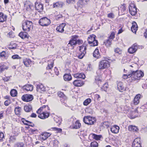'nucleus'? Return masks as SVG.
Instances as JSON below:
<instances>
[{"instance_id": "nucleus-1", "label": "nucleus", "mask_w": 147, "mask_h": 147, "mask_svg": "<svg viewBox=\"0 0 147 147\" xmlns=\"http://www.w3.org/2000/svg\"><path fill=\"white\" fill-rule=\"evenodd\" d=\"M49 110V108L47 105H43L41 107L36 111V113L38 114V117L42 119H45L49 117V113L46 112V109Z\"/></svg>"}, {"instance_id": "nucleus-2", "label": "nucleus", "mask_w": 147, "mask_h": 147, "mask_svg": "<svg viewBox=\"0 0 147 147\" xmlns=\"http://www.w3.org/2000/svg\"><path fill=\"white\" fill-rule=\"evenodd\" d=\"M32 23L30 21H26L22 24V28L24 31L29 32L32 27Z\"/></svg>"}, {"instance_id": "nucleus-3", "label": "nucleus", "mask_w": 147, "mask_h": 147, "mask_svg": "<svg viewBox=\"0 0 147 147\" xmlns=\"http://www.w3.org/2000/svg\"><path fill=\"white\" fill-rule=\"evenodd\" d=\"M38 23L41 26H47L50 24L51 22L49 19L46 17H44L40 20Z\"/></svg>"}, {"instance_id": "nucleus-4", "label": "nucleus", "mask_w": 147, "mask_h": 147, "mask_svg": "<svg viewBox=\"0 0 147 147\" xmlns=\"http://www.w3.org/2000/svg\"><path fill=\"white\" fill-rule=\"evenodd\" d=\"M84 122L88 125H91L94 123V119L90 116H85L83 118Z\"/></svg>"}, {"instance_id": "nucleus-5", "label": "nucleus", "mask_w": 147, "mask_h": 147, "mask_svg": "<svg viewBox=\"0 0 147 147\" xmlns=\"http://www.w3.org/2000/svg\"><path fill=\"white\" fill-rule=\"evenodd\" d=\"M33 99V96L30 94H26L23 95L22 99L24 101L29 102L32 101Z\"/></svg>"}, {"instance_id": "nucleus-6", "label": "nucleus", "mask_w": 147, "mask_h": 147, "mask_svg": "<svg viewBox=\"0 0 147 147\" xmlns=\"http://www.w3.org/2000/svg\"><path fill=\"white\" fill-rule=\"evenodd\" d=\"M138 46L136 43H135L128 49V52L130 54H132L135 53L138 49Z\"/></svg>"}, {"instance_id": "nucleus-7", "label": "nucleus", "mask_w": 147, "mask_h": 147, "mask_svg": "<svg viewBox=\"0 0 147 147\" xmlns=\"http://www.w3.org/2000/svg\"><path fill=\"white\" fill-rule=\"evenodd\" d=\"M132 147H142L140 138H137L134 139L132 143Z\"/></svg>"}, {"instance_id": "nucleus-8", "label": "nucleus", "mask_w": 147, "mask_h": 147, "mask_svg": "<svg viewBox=\"0 0 147 147\" xmlns=\"http://www.w3.org/2000/svg\"><path fill=\"white\" fill-rule=\"evenodd\" d=\"M129 10L130 13L132 16L135 15L137 13V8L135 5H133V6H129Z\"/></svg>"}, {"instance_id": "nucleus-9", "label": "nucleus", "mask_w": 147, "mask_h": 147, "mask_svg": "<svg viewBox=\"0 0 147 147\" xmlns=\"http://www.w3.org/2000/svg\"><path fill=\"white\" fill-rule=\"evenodd\" d=\"M138 70H136L135 71H131L130 74L128 75H125V76H126L127 77H132V78H133L134 80H136V78L138 76Z\"/></svg>"}, {"instance_id": "nucleus-10", "label": "nucleus", "mask_w": 147, "mask_h": 147, "mask_svg": "<svg viewBox=\"0 0 147 147\" xmlns=\"http://www.w3.org/2000/svg\"><path fill=\"white\" fill-rule=\"evenodd\" d=\"M88 1L89 0H79L77 3V6L82 8L86 4Z\"/></svg>"}, {"instance_id": "nucleus-11", "label": "nucleus", "mask_w": 147, "mask_h": 147, "mask_svg": "<svg viewBox=\"0 0 147 147\" xmlns=\"http://www.w3.org/2000/svg\"><path fill=\"white\" fill-rule=\"evenodd\" d=\"M109 65V63L107 59L103 60L102 61V69L108 68Z\"/></svg>"}, {"instance_id": "nucleus-12", "label": "nucleus", "mask_w": 147, "mask_h": 147, "mask_svg": "<svg viewBox=\"0 0 147 147\" xmlns=\"http://www.w3.org/2000/svg\"><path fill=\"white\" fill-rule=\"evenodd\" d=\"M36 90L38 92L42 93L45 91V88L44 86L41 84H38L36 87Z\"/></svg>"}, {"instance_id": "nucleus-13", "label": "nucleus", "mask_w": 147, "mask_h": 147, "mask_svg": "<svg viewBox=\"0 0 147 147\" xmlns=\"http://www.w3.org/2000/svg\"><path fill=\"white\" fill-rule=\"evenodd\" d=\"M35 7L36 9L39 12H40L43 9V6L42 4L39 2H36L35 3Z\"/></svg>"}, {"instance_id": "nucleus-14", "label": "nucleus", "mask_w": 147, "mask_h": 147, "mask_svg": "<svg viewBox=\"0 0 147 147\" xmlns=\"http://www.w3.org/2000/svg\"><path fill=\"white\" fill-rule=\"evenodd\" d=\"M66 25L65 23H62L57 27L56 30L59 32L62 33L64 31V28Z\"/></svg>"}, {"instance_id": "nucleus-15", "label": "nucleus", "mask_w": 147, "mask_h": 147, "mask_svg": "<svg viewBox=\"0 0 147 147\" xmlns=\"http://www.w3.org/2000/svg\"><path fill=\"white\" fill-rule=\"evenodd\" d=\"M24 6L26 7V9L27 11H30L34 7L32 3L29 1H26L24 4Z\"/></svg>"}, {"instance_id": "nucleus-16", "label": "nucleus", "mask_w": 147, "mask_h": 147, "mask_svg": "<svg viewBox=\"0 0 147 147\" xmlns=\"http://www.w3.org/2000/svg\"><path fill=\"white\" fill-rule=\"evenodd\" d=\"M117 88L118 90L120 92H123L125 90V89L123 86V84L122 82H119L117 84Z\"/></svg>"}, {"instance_id": "nucleus-17", "label": "nucleus", "mask_w": 147, "mask_h": 147, "mask_svg": "<svg viewBox=\"0 0 147 147\" xmlns=\"http://www.w3.org/2000/svg\"><path fill=\"white\" fill-rule=\"evenodd\" d=\"M119 127L116 125H114V126L111 128V131L112 133L117 134L119 131Z\"/></svg>"}, {"instance_id": "nucleus-18", "label": "nucleus", "mask_w": 147, "mask_h": 147, "mask_svg": "<svg viewBox=\"0 0 147 147\" xmlns=\"http://www.w3.org/2000/svg\"><path fill=\"white\" fill-rule=\"evenodd\" d=\"M138 26L136 23L135 22H134L132 23V26L131 28L132 31L136 34L138 30Z\"/></svg>"}, {"instance_id": "nucleus-19", "label": "nucleus", "mask_w": 147, "mask_h": 147, "mask_svg": "<svg viewBox=\"0 0 147 147\" xmlns=\"http://www.w3.org/2000/svg\"><path fill=\"white\" fill-rule=\"evenodd\" d=\"M84 83L83 82L80 80H76L73 82L74 85L76 86H82Z\"/></svg>"}, {"instance_id": "nucleus-20", "label": "nucleus", "mask_w": 147, "mask_h": 147, "mask_svg": "<svg viewBox=\"0 0 147 147\" xmlns=\"http://www.w3.org/2000/svg\"><path fill=\"white\" fill-rule=\"evenodd\" d=\"M51 135L50 133L46 132L41 134L40 138L42 140H46L48 137H49Z\"/></svg>"}, {"instance_id": "nucleus-21", "label": "nucleus", "mask_w": 147, "mask_h": 147, "mask_svg": "<svg viewBox=\"0 0 147 147\" xmlns=\"http://www.w3.org/2000/svg\"><path fill=\"white\" fill-rule=\"evenodd\" d=\"M74 77L77 79H84L85 78V75L83 73H77L74 75Z\"/></svg>"}, {"instance_id": "nucleus-22", "label": "nucleus", "mask_w": 147, "mask_h": 147, "mask_svg": "<svg viewBox=\"0 0 147 147\" xmlns=\"http://www.w3.org/2000/svg\"><path fill=\"white\" fill-rule=\"evenodd\" d=\"M7 16L2 12H0V22H3L6 20Z\"/></svg>"}, {"instance_id": "nucleus-23", "label": "nucleus", "mask_w": 147, "mask_h": 147, "mask_svg": "<svg viewBox=\"0 0 147 147\" xmlns=\"http://www.w3.org/2000/svg\"><path fill=\"white\" fill-rule=\"evenodd\" d=\"M21 108L20 107H16L14 109L15 114L18 115V116L20 117L21 115Z\"/></svg>"}, {"instance_id": "nucleus-24", "label": "nucleus", "mask_w": 147, "mask_h": 147, "mask_svg": "<svg viewBox=\"0 0 147 147\" xmlns=\"http://www.w3.org/2000/svg\"><path fill=\"white\" fill-rule=\"evenodd\" d=\"M23 89L26 90L27 91H31L33 89V86L31 85H26L24 86L23 87Z\"/></svg>"}, {"instance_id": "nucleus-25", "label": "nucleus", "mask_w": 147, "mask_h": 147, "mask_svg": "<svg viewBox=\"0 0 147 147\" xmlns=\"http://www.w3.org/2000/svg\"><path fill=\"white\" fill-rule=\"evenodd\" d=\"M128 129L129 131L133 132H137L138 130V129L136 127L132 125L129 126Z\"/></svg>"}, {"instance_id": "nucleus-26", "label": "nucleus", "mask_w": 147, "mask_h": 147, "mask_svg": "<svg viewBox=\"0 0 147 147\" xmlns=\"http://www.w3.org/2000/svg\"><path fill=\"white\" fill-rule=\"evenodd\" d=\"M93 56L97 59H98L100 57V55L98 49H95L93 53Z\"/></svg>"}, {"instance_id": "nucleus-27", "label": "nucleus", "mask_w": 147, "mask_h": 147, "mask_svg": "<svg viewBox=\"0 0 147 147\" xmlns=\"http://www.w3.org/2000/svg\"><path fill=\"white\" fill-rule=\"evenodd\" d=\"M31 63V60L28 59H26L23 61V63L25 66L26 67H29Z\"/></svg>"}, {"instance_id": "nucleus-28", "label": "nucleus", "mask_w": 147, "mask_h": 147, "mask_svg": "<svg viewBox=\"0 0 147 147\" xmlns=\"http://www.w3.org/2000/svg\"><path fill=\"white\" fill-rule=\"evenodd\" d=\"M26 32H20L19 34V36L22 39L27 38L28 37V34Z\"/></svg>"}, {"instance_id": "nucleus-29", "label": "nucleus", "mask_w": 147, "mask_h": 147, "mask_svg": "<svg viewBox=\"0 0 147 147\" xmlns=\"http://www.w3.org/2000/svg\"><path fill=\"white\" fill-rule=\"evenodd\" d=\"M63 78L65 81H69L71 79V76L70 74H65L63 76Z\"/></svg>"}, {"instance_id": "nucleus-30", "label": "nucleus", "mask_w": 147, "mask_h": 147, "mask_svg": "<svg viewBox=\"0 0 147 147\" xmlns=\"http://www.w3.org/2000/svg\"><path fill=\"white\" fill-rule=\"evenodd\" d=\"M138 76L137 78H136V80H140L141 78L142 77L144 76V73L141 71L138 70Z\"/></svg>"}, {"instance_id": "nucleus-31", "label": "nucleus", "mask_w": 147, "mask_h": 147, "mask_svg": "<svg viewBox=\"0 0 147 147\" xmlns=\"http://www.w3.org/2000/svg\"><path fill=\"white\" fill-rule=\"evenodd\" d=\"M95 37L96 36L94 34L90 35L88 38V43H92V41L94 40L95 39Z\"/></svg>"}, {"instance_id": "nucleus-32", "label": "nucleus", "mask_w": 147, "mask_h": 147, "mask_svg": "<svg viewBox=\"0 0 147 147\" xmlns=\"http://www.w3.org/2000/svg\"><path fill=\"white\" fill-rule=\"evenodd\" d=\"M81 126V123L78 121H77L73 126V128L75 129L79 128Z\"/></svg>"}, {"instance_id": "nucleus-33", "label": "nucleus", "mask_w": 147, "mask_h": 147, "mask_svg": "<svg viewBox=\"0 0 147 147\" xmlns=\"http://www.w3.org/2000/svg\"><path fill=\"white\" fill-rule=\"evenodd\" d=\"M112 40H111L109 39L105 40L103 42V45H105L106 47H109L111 44Z\"/></svg>"}, {"instance_id": "nucleus-34", "label": "nucleus", "mask_w": 147, "mask_h": 147, "mask_svg": "<svg viewBox=\"0 0 147 147\" xmlns=\"http://www.w3.org/2000/svg\"><path fill=\"white\" fill-rule=\"evenodd\" d=\"M80 49L79 50L80 52H83V53H86V46H84V45L81 46H80Z\"/></svg>"}, {"instance_id": "nucleus-35", "label": "nucleus", "mask_w": 147, "mask_h": 147, "mask_svg": "<svg viewBox=\"0 0 147 147\" xmlns=\"http://www.w3.org/2000/svg\"><path fill=\"white\" fill-rule=\"evenodd\" d=\"M24 109L26 112H30L32 110V106L30 105H25L24 107Z\"/></svg>"}, {"instance_id": "nucleus-36", "label": "nucleus", "mask_w": 147, "mask_h": 147, "mask_svg": "<svg viewBox=\"0 0 147 147\" xmlns=\"http://www.w3.org/2000/svg\"><path fill=\"white\" fill-rule=\"evenodd\" d=\"M63 3L62 2H58L55 3H54L53 7H62Z\"/></svg>"}, {"instance_id": "nucleus-37", "label": "nucleus", "mask_w": 147, "mask_h": 147, "mask_svg": "<svg viewBox=\"0 0 147 147\" xmlns=\"http://www.w3.org/2000/svg\"><path fill=\"white\" fill-rule=\"evenodd\" d=\"M58 141L57 140H52L50 142L51 144L54 147H57L58 146Z\"/></svg>"}, {"instance_id": "nucleus-38", "label": "nucleus", "mask_w": 147, "mask_h": 147, "mask_svg": "<svg viewBox=\"0 0 147 147\" xmlns=\"http://www.w3.org/2000/svg\"><path fill=\"white\" fill-rule=\"evenodd\" d=\"M101 77L100 75L99 76L98 75L96 76L95 78V80L96 82V83H97L99 86H100L101 82V80L100 79Z\"/></svg>"}, {"instance_id": "nucleus-39", "label": "nucleus", "mask_w": 147, "mask_h": 147, "mask_svg": "<svg viewBox=\"0 0 147 147\" xmlns=\"http://www.w3.org/2000/svg\"><path fill=\"white\" fill-rule=\"evenodd\" d=\"M92 41V43H88L90 46L94 47L98 45V41L95 39L94 40Z\"/></svg>"}, {"instance_id": "nucleus-40", "label": "nucleus", "mask_w": 147, "mask_h": 147, "mask_svg": "<svg viewBox=\"0 0 147 147\" xmlns=\"http://www.w3.org/2000/svg\"><path fill=\"white\" fill-rule=\"evenodd\" d=\"M76 44V41H75L74 40H73L71 39L69 41L67 45L68 47H69L72 45H75Z\"/></svg>"}, {"instance_id": "nucleus-41", "label": "nucleus", "mask_w": 147, "mask_h": 147, "mask_svg": "<svg viewBox=\"0 0 147 147\" xmlns=\"http://www.w3.org/2000/svg\"><path fill=\"white\" fill-rule=\"evenodd\" d=\"M10 94L13 97H15L17 94V91L16 90L13 89L10 92Z\"/></svg>"}, {"instance_id": "nucleus-42", "label": "nucleus", "mask_w": 147, "mask_h": 147, "mask_svg": "<svg viewBox=\"0 0 147 147\" xmlns=\"http://www.w3.org/2000/svg\"><path fill=\"white\" fill-rule=\"evenodd\" d=\"M108 85L107 83H105L102 87V90L106 91L107 90L108 87Z\"/></svg>"}, {"instance_id": "nucleus-43", "label": "nucleus", "mask_w": 147, "mask_h": 147, "mask_svg": "<svg viewBox=\"0 0 147 147\" xmlns=\"http://www.w3.org/2000/svg\"><path fill=\"white\" fill-rule=\"evenodd\" d=\"M101 137L100 135H98L95 134H93L92 135V137L93 139L96 140H99L100 139Z\"/></svg>"}, {"instance_id": "nucleus-44", "label": "nucleus", "mask_w": 147, "mask_h": 147, "mask_svg": "<svg viewBox=\"0 0 147 147\" xmlns=\"http://www.w3.org/2000/svg\"><path fill=\"white\" fill-rule=\"evenodd\" d=\"M6 52L4 51H3L0 54V57L4 59H7V57H6L5 55Z\"/></svg>"}, {"instance_id": "nucleus-45", "label": "nucleus", "mask_w": 147, "mask_h": 147, "mask_svg": "<svg viewBox=\"0 0 147 147\" xmlns=\"http://www.w3.org/2000/svg\"><path fill=\"white\" fill-rule=\"evenodd\" d=\"M91 101V100L90 98H88L86 99L83 102L84 105L87 106L88 105Z\"/></svg>"}, {"instance_id": "nucleus-46", "label": "nucleus", "mask_w": 147, "mask_h": 147, "mask_svg": "<svg viewBox=\"0 0 147 147\" xmlns=\"http://www.w3.org/2000/svg\"><path fill=\"white\" fill-rule=\"evenodd\" d=\"M1 72H2L5 69H7L8 67L5 65H2L0 67Z\"/></svg>"}, {"instance_id": "nucleus-47", "label": "nucleus", "mask_w": 147, "mask_h": 147, "mask_svg": "<svg viewBox=\"0 0 147 147\" xmlns=\"http://www.w3.org/2000/svg\"><path fill=\"white\" fill-rule=\"evenodd\" d=\"M114 52L119 54H121V50L118 47L114 49Z\"/></svg>"}, {"instance_id": "nucleus-48", "label": "nucleus", "mask_w": 147, "mask_h": 147, "mask_svg": "<svg viewBox=\"0 0 147 147\" xmlns=\"http://www.w3.org/2000/svg\"><path fill=\"white\" fill-rule=\"evenodd\" d=\"M51 129H52L53 130L56 131L58 132L59 133H60L62 131V129H61L57 127H54L52 128Z\"/></svg>"}, {"instance_id": "nucleus-49", "label": "nucleus", "mask_w": 147, "mask_h": 147, "mask_svg": "<svg viewBox=\"0 0 147 147\" xmlns=\"http://www.w3.org/2000/svg\"><path fill=\"white\" fill-rule=\"evenodd\" d=\"M98 144L96 142H94L91 143L90 147H97Z\"/></svg>"}, {"instance_id": "nucleus-50", "label": "nucleus", "mask_w": 147, "mask_h": 147, "mask_svg": "<svg viewBox=\"0 0 147 147\" xmlns=\"http://www.w3.org/2000/svg\"><path fill=\"white\" fill-rule=\"evenodd\" d=\"M58 95L60 97H63L65 99L66 97L65 96V95L63 94V93L61 92H58Z\"/></svg>"}, {"instance_id": "nucleus-51", "label": "nucleus", "mask_w": 147, "mask_h": 147, "mask_svg": "<svg viewBox=\"0 0 147 147\" xmlns=\"http://www.w3.org/2000/svg\"><path fill=\"white\" fill-rule=\"evenodd\" d=\"M107 16L109 18L113 19L115 17V15L112 13H110L107 14Z\"/></svg>"}, {"instance_id": "nucleus-52", "label": "nucleus", "mask_w": 147, "mask_h": 147, "mask_svg": "<svg viewBox=\"0 0 147 147\" xmlns=\"http://www.w3.org/2000/svg\"><path fill=\"white\" fill-rule=\"evenodd\" d=\"M12 58L13 59H21V58L17 54L14 55L12 56Z\"/></svg>"}, {"instance_id": "nucleus-53", "label": "nucleus", "mask_w": 147, "mask_h": 147, "mask_svg": "<svg viewBox=\"0 0 147 147\" xmlns=\"http://www.w3.org/2000/svg\"><path fill=\"white\" fill-rule=\"evenodd\" d=\"M115 34L114 32H112L111 34L109 36V39H113L115 38Z\"/></svg>"}, {"instance_id": "nucleus-54", "label": "nucleus", "mask_w": 147, "mask_h": 147, "mask_svg": "<svg viewBox=\"0 0 147 147\" xmlns=\"http://www.w3.org/2000/svg\"><path fill=\"white\" fill-rule=\"evenodd\" d=\"M53 63L51 62L50 64H48L47 67V69H51L53 67Z\"/></svg>"}, {"instance_id": "nucleus-55", "label": "nucleus", "mask_w": 147, "mask_h": 147, "mask_svg": "<svg viewBox=\"0 0 147 147\" xmlns=\"http://www.w3.org/2000/svg\"><path fill=\"white\" fill-rule=\"evenodd\" d=\"M85 54L83 52H81L80 53L78 56V58L80 59H82L84 56Z\"/></svg>"}, {"instance_id": "nucleus-56", "label": "nucleus", "mask_w": 147, "mask_h": 147, "mask_svg": "<svg viewBox=\"0 0 147 147\" xmlns=\"http://www.w3.org/2000/svg\"><path fill=\"white\" fill-rule=\"evenodd\" d=\"M139 102V100L138 99H137L135 97L134 100V104L135 105H137L138 104Z\"/></svg>"}, {"instance_id": "nucleus-57", "label": "nucleus", "mask_w": 147, "mask_h": 147, "mask_svg": "<svg viewBox=\"0 0 147 147\" xmlns=\"http://www.w3.org/2000/svg\"><path fill=\"white\" fill-rule=\"evenodd\" d=\"M17 47V45L15 43L13 44V45L12 46L11 45H10L9 47V48L11 49H14L16 48Z\"/></svg>"}, {"instance_id": "nucleus-58", "label": "nucleus", "mask_w": 147, "mask_h": 147, "mask_svg": "<svg viewBox=\"0 0 147 147\" xmlns=\"http://www.w3.org/2000/svg\"><path fill=\"white\" fill-rule=\"evenodd\" d=\"M25 121L26 122H27V125L31 126L32 127L34 126V125L32 122L26 120H25Z\"/></svg>"}, {"instance_id": "nucleus-59", "label": "nucleus", "mask_w": 147, "mask_h": 147, "mask_svg": "<svg viewBox=\"0 0 147 147\" xmlns=\"http://www.w3.org/2000/svg\"><path fill=\"white\" fill-rule=\"evenodd\" d=\"M103 125H105L106 127H107L109 125L110 123L107 121H105L103 122Z\"/></svg>"}, {"instance_id": "nucleus-60", "label": "nucleus", "mask_w": 147, "mask_h": 147, "mask_svg": "<svg viewBox=\"0 0 147 147\" xmlns=\"http://www.w3.org/2000/svg\"><path fill=\"white\" fill-rule=\"evenodd\" d=\"M54 70L55 74L58 76L59 74V71L58 69L56 67H55Z\"/></svg>"}, {"instance_id": "nucleus-61", "label": "nucleus", "mask_w": 147, "mask_h": 147, "mask_svg": "<svg viewBox=\"0 0 147 147\" xmlns=\"http://www.w3.org/2000/svg\"><path fill=\"white\" fill-rule=\"evenodd\" d=\"M15 140L16 138L14 137L11 136L10 137L9 141L10 142H13Z\"/></svg>"}, {"instance_id": "nucleus-62", "label": "nucleus", "mask_w": 147, "mask_h": 147, "mask_svg": "<svg viewBox=\"0 0 147 147\" xmlns=\"http://www.w3.org/2000/svg\"><path fill=\"white\" fill-rule=\"evenodd\" d=\"M78 38V36H72L71 39L73 40H74L75 41H76L77 39Z\"/></svg>"}, {"instance_id": "nucleus-63", "label": "nucleus", "mask_w": 147, "mask_h": 147, "mask_svg": "<svg viewBox=\"0 0 147 147\" xmlns=\"http://www.w3.org/2000/svg\"><path fill=\"white\" fill-rule=\"evenodd\" d=\"M78 38V36H72L71 39L73 40H74L75 41H76L77 39Z\"/></svg>"}, {"instance_id": "nucleus-64", "label": "nucleus", "mask_w": 147, "mask_h": 147, "mask_svg": "<svg viewBox=\"0 0 147 147\" xmlns=\"http://www.w3.org/2000/svg\"><path fill=\"white\" fill-rule=\"evenodd\" d=\"M16 147H24L22 143H18L16 145Z\"/></svg>"}]
</instances>
